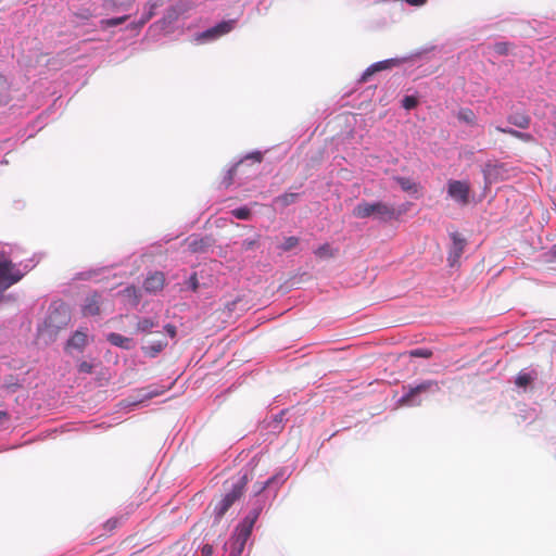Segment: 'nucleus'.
<instances>
[{
  "label": "nucleus",
  "instance_id": "nucleus-49",
  "mask_svg": "<svg viewBox=\"0 0 556 556\" xmlns=\"http://www.w3.org/2000/svg\"><path fill=\"white\" fill-rule=\"evenodd\" d=\"M150 4H153V7H160L164 3V0H148Z\"/></svg>",
  "mask_w": 556,
  "mask_h": 556
},
{
  "label": "nucleus",
  "instance_id": "nucleus-4",
  "mask_svg": "<svg viewBox=\"0 0 556 556\" xmlns=\"http://www.w3.org/2000/svg\"><path fill=\"white\" fill-rule=\"evenodd\" d=\"M24 274L7 258H0V291L3 292L23 278Z\"/></svg>",
  "mask_w": 556,
  "mask_h": 556
},
{
  "label": "nucleus",
  "instance_id": "nucleus-41",
  "mask_svg": "<svg viewBox=\"0 0 556 556\" xmlns=\"http://www.w3.org/2000/svg\"><path fill=\"white\" fill-rule=\"evenodd\" d=\"M494 51L500 55L508 53V45L506 42H497L494 45Z\"/></svg>",
  "mask_w": 556,
  "mask_h": 556
},
{
  "label": "nucleus",
  "instance_id": "nucleus-25",
  "mask_svg": "<svg viewBox=\"0 0 556 556\" xmlns=\"http://www.w3.org/2000/svg\"><path fill=\"white\" fill-rule=\"evenodd\" d=\"M457 118L463 122V123H466L468 125H475L476 124V114L473 113V111L471 109H468V108H463L460 109L458 112H457Z\"/></svg>",
  "mask_w": 556,
  "mask_h": 556
},
{
  "label": "nucleus",
  "instance_id": "nucleus-6",
  "mask_svg": "<svg viewBox=\"0 0 556 556\" xmlns=\"http://www.w3.org/2000/svg\"><path fill=\"white\" fill-rule=\"evenodd\" d=\"M439 384L434 380H427L419 383L416 387H408L407 392L402 396L400 402L404 405H419L420 400H416V396L426 392L439 391Z\"/></svg>",
  "mask_w": 556,
  "mask_h": 556
},
{
  "label": "nucleus",
  "instance_id": "nucleus-22",
  "mask_svg": "<svg viewBox=\"0 0 556 556\" xmlns=\"http://www.w3.org/2000/svg\"><path fill=\"white\" fill-rule=\"evenodd\" d=\"M261 510H262L261 507L253 508L251 511H249V514L244 517V519L239 523V526L252 531L254 523L256 522V520L261 514Z\"/></svg>",
  "mask_w": 556,
  "mask_h": 556
},
{
  "label": "nucleus",
  "instance_id": "nucleus-32",
  "mask_svg": "<svg viewBox=\"0 0 556 556\" xmlns=\"http://www.w3.org/2000/svg\"><path fill=\"white\" fill-rule=\"evenodd\" d=\"M299 238L298 237H288L285 239L283 243L280 245V249L285 252L290 251L294 249L299 244Z\"/></svg>",
  "mask_w": 556,
  "mask_h": 556
},
{
  "label": "nucleus",
  "instance_id": "nucleus-3",
  "mask_svg": "<svg viewBox=\"0 0 556 556\" xmlns=\"http://www.w3.org/2000/svg\"><path fill=\"white\" fill-rule=\"evenodd\" d=\"M71 316L65 305H59L50 311L45 320V327L51 336L56 334L60 330L67 327Z\"/></svg>",
  "mask_w": 556,
  "mask_h": 556
},
{
  "label": "nucleus",
  "instance_id": "nucleus-27",
  "mask_svg": "<svg viewBox=\"0 0 556 556\" xmlns=\"http://www.w3.org/2000/svg\"><path fill=\"white\" fill-rule=\"evenodd\" d=\"M123 294L128 298L131 305L136 306L139 304L141 294L138 288L135 286H129L123 290Z\"/></svg>",
  "mask_w": 556,
  "mask_h": 556
},
{
  "label": "nucleus",
  "instance_id": "nucleus-17",
  "mask_svg": "<svg viewBox=\"0 0 556 556\" xmlns=\"http://www.w3.org/2000/svg\"><path fill=\"white\" fill-rule=\"evenodd\" d=\"M159 326V321L155 318L142 317L138 318L135 327V331L138 333H149L151 329Z\"/></svg>",
  "mask_w": 556,
  "mask_h": 556
},
{
  "label": "nucleus",
  "instance_id": "nucleus-42",
  "mask_svg": "<svg viewBox=\"0 0 556 556\" xmlns=\"http://www.w3.org/2000/svg\"><path fill=\"white\" fill-rule=\"evenodd\" d=\"M78 370H79V372L91 374L93 370V366H92V364H90L88 362H81L78 365Z\"/></svg>",
  "mask_w": 556,
  "mask_h": 556
},
{
  "label": "nucleus",
  "instance_id": "nucleus-21",
  "mask_svg": "<svg viewBox=\"0 0 556 556\" xmlns=\"http://www.w3.org/2000/svg\"><path fill=\"white\" fill-rule=\"evenodd\" d=\"M88 342L87 333L77 330L68 340V345L78 350H83Z\"/></svg>",
  "mask_w": 556,
  "mask_h": 556
},
{
  "label": "nucleus",
  "instance_id": "nucleus-11",
  "mask_svg": "<svg viewBox=\"0 0 556 556\" xmlns=\"http://www.w3.org/2000/svg\"><path fill=\"white\" fill-rule=\"evenodd\" d=\"M186 11L187 8L184 4H176L166 11L165 16L159 21V24L162 25V28H165L166 26L176 22Z\"/></svg>",
  "mask_w": 556,
  "mask_h": 556
},
{
  "label": "nucleus",
  "instance_id": "nucleus-31",
  "mask_svg": "<svg viewBox=\"0 0 556 556\" xmlns=\"http://www.w3.org/2000/svg\"><path fill=\"white\" fill-rule=\"evenodd\" d=\"M9 98V84L4 76L0 75V103Z\"/></svg>",
  "mask_w": 556,
  "mask_h": 556
},
{
  "label": "nucleus",
  "instance_id": "nucleus-20",
  "mask_svg": "<svg viewBox=\"0 0 556 556\" xmlns=\"http://www.w3.org/2000/svg\"><path fill=\"white\" fill-rule=\"evenodd\" d=\"M337 253L338 249H333L329 243H324L314 251L316 257L320 260L332 258L337 255Z\"/></svg>",
  "mask_w": 556,
  "mask_h": 556
},
{
  "label": "nucleus",
  "instance_id": "nucleus-39",
  "mask_svg": "<svg viewBox=\"0 0 556 556\" xmlns=\"http://www.w3.org/2000/svg\"><path fill=\"white\" fill-rule=\"evenodd\" d=\"M396 181L404 191H410L414 189V184L408 178L397 177Z\"/></svg>",
  "mask_w": 556,
  "mask_h": 556
},
{
  "label": "nucleus",
  "instance_id": "nucleus-2",
  "mask_svg": "<svg viewBox=\"0 0 556 556\" xmlns=\"http://www.w3.org/2000/svg\"><path fill=\"white\" fill-rule=\"evenodd\" d=\"M353 215L357 218L376 216L381 220H390L395 217V210L384 202H361L354 207Z\"/></svg>",
  "mask_w": 556,
  "mask_h": 556
},
{
  "label": "nucleus",
  "instance_id": "nucleus-35",
  "mask_svg": "<svg viewBox=\"0 0 556 556\" xmlns=\"http://www.w3.org/2000/svg\"><path fill=\"white\" fill-rule=\"evenodd\" d=\"M127 18H128L127 15H124L121 17L109 18V20L103 21L102 24H104L108 27H114V26L123 24L124 22L127 21Z\"/></svg>",
  "mask_w": 556,
  "mask_h": 556
},
{
  "label": "nucleus",
  "instance_id": "nucleus-16",
  "mask_svg": "<svg viewBox=\"0 0 556 556\" xmlns=\"http://www.w3.org/2000/svg\"><path fill=\"white\" fill-rule=\"evenodd\" d=\"M451 238H452L453 244L451 248L450 257L453 256L454 258H458L464 252V249L466 245V240L464 238H462L459 236V233H457V232L452 233Z\"/></svg>",
  "mask_w": 556,
  "mask_h": 556
},
{
  "label": "nucleus",
  "instance_id": "nucleus-23",
  "mask_svg": "<svg viewBox=\"0 0 556 556\" xmlns=\"http://www.w3.org/2000/svg\"><path fill=\"white\" fill-rule=\"evenodd\" d=\"M253 161L254 163H261L263 161V154L262 152L260 151H255V152H252L250 154H248L243 160H241L240 162H238L235 166H232V168L229 170V176H230V179L232 178V176L236 174V172L239 169V167L243 164V162L245 161Z\"/></svg>",
  "mask_w": 556,
  "mask_h": 556
},
{
  "label": "nucleus",
  "instance_id": "nucleus-15",
  "mask_svg": "<svg viewBox=\"0 0 556 556\" xmlns=\"http://www.w3.org/2000/svg\"><path fill=\"white\" fill-rule=\"evenodd\" d=\"M167 345L168 342L165 339H159L148 345H143L142 351L149 357H156Z\"/></svg>",
  "mask_w": 556,
  "mask_h": 556
},
{
  "label": "nucleus",
  "instance_id": "nucleus-47",
  "mask_svg": "<svg viewBox=\"0 0 556 556\" xmlns=\"http://www.w3.org/2000/svg\"><path fill=\"white\" fill-rule=\"evenodd\" d=\"M405 1L412 5H422L427 2V0H405Z\"/></svg>",
  "mask_w": 556,
  "mask_h": 556
},
{
  "label": "nucleus",
  "instance_id": "nucleus-36",
  "mask_svg": "<svg viewBox=\"0 0 556 556\" xmlns=\"http://www.w3.org/2000/svg\"><path fill=\"white\" fill-rule=\"evenodd\" d=\"M157 7H153V4H150L149 11L142 15L137 26L142 27L148 21H150L154 16V10Z\"/></svg>",
  "mask_w": 556,
  "mask_h": 556
},
{
  "label": "nucleus",
  "instance_id": "nucleus-12",
  "mask_svg": "<svg viewBox=\"0 0 556 556\" xmlns=\"http://www.w3.org/2000/svg\"><path fill=\"white\" fill-rule=\"evenodd\" d=\"M106 340L114 346L130 350L134 346V341L131 338L122 336L121 333L110 332L106 336Z\"/></svg>",
  "mask_w": 556,
  "mask_h": 556
},
{
  "label": "nucleus",
  "instance_id": "nucleus-37",
  "mask_svg": "<svg viewBox=\"0 0 556 556\" xmlns=\"http://www.w3.org/2000/svg\"><path fill=\"white\" fill-rule=\"evenodd\" d=\"M157 7H153V4H150L149 11L142 15L137 26L142 27L148 21H150L154 16V10Z\"/></svg>",
  "mask_w": 556,
  "mask_h": 556
},
{
  "label": "nucleus",
  "instance_id": "nucleus-38",
  "mask_svg": "<svg viewBox=\"0 0 556 556\" xmlns=\"http://www.w3.org/2000/svg\"><path fill=\"white\" fill-rule=\"evenodd\" d=\"M418 104V101L415 97L413 96H406L403 101H402V105L404 109L406 110H412L414 108H416Z\"/></svg>",
  "mask_w": 556,
  "mask_h": 556
},
{
  "label": "nucleus",
  "instance_id": "nucleus-9",
  "mask_svg": "<svg viewBox=\"0 0 556 556\" xmlns=\"http://www.w3.org/2000/svg\"><path fill=\"white\" fill-rule=\"evenodd\" d=\"M401 60L400 59H389V60H384V61H380V62H377L372 65H370L362 75V81H367L369 79L370 76H372L375 73L377 72H380V71H384V70H389L393 66H397L401 64Z\"/></svg>",
  "mask_w": 556,
  "mask_h": 556
},
{
  "label": "nucleus",
  "instance_id": "nucleus-43",
  "mask_svg": "<svg viewBox=\"0 0 556 556\" xmlns=\"http://www.w3.org/2000/svg\"><path fill=\"white\" fill-rule=\"evenodd\" d=\"M256 243H257L256 239H253V240L245 239L242 241L241 247H242V250L249 251V250H252L256 245Z\"/></svg>",
  "mask_w": 556,
  "mask_h": 556
},
{
  "label": "nucleus",
  "instance_id": "nucleus-13",
  "mask_svg": "<svg viewBox=\"0 0 556 556\" xmlns=\"http://www.w3.org/2000/svg\"><path fill=\"white\" fill-rule=\"evenodd\" d=\"M188 249L192 253H203L211 245L210 240L207 238H200L197 236H191L187 239Z\"/></svg>",
  "mask_w": 556,
  "mask_h": 556
},
{
  "label": "nucleus",
  "instance_id": "nucleus-45",
  "mask_svg": "<svg viewBox=\"0 0 556 556\" xmlns=\"http://www.w3.org/2000/svg\"><path fill=\"white\" fill-rule=\"evenodd\" d=\"M213 554V546L210 544H205L201 548V556H212Z\"/></svg>",
  "mask_w": 556,
  "mask_h": 556
},
{
  "label": "nucleus",
  "instance_id": "nucleus-1",
  "mask_svg": "<svg viewBox=\"0 0 556 556\" xmlns=\"http://www.w3.org/2000/svg\"><path fill=\"white\" fill-rule=\"evenodd\" d=\"M248 482L249 477L247 473L239 475L225 482V488L227 491L226 494L218 498L216 502L212 503L214 505L213 514L215 522H219L228 509L233 505V503L243 495Z\"/></svg>",
  "mask_w": 556,
  "mask_h": 556
},
{
  "label": "nucleus",
  "instance_id": "nucleus-28",
  "mask_svg": "<svg viewBox=\"0 0 556 556\" xmlns=\"http://www.w3.org/2000/svg\"><path fill=\"white\" fill-rule=\"evenodd\" d=\"M231 214L236 218L241 219V220H248L252 216L251 210L248 208L247 206L235 208L231 211Z\"/></svg>",
  "mask_w": 556,
  "mask_h": 556
},
{
  "label": "nucleus",
  "instance_id": "nucleus-34",
  "mask_svg": "<svg viewBox=\"0 0 556 556\" xmlns=\"http://www.w3.org/2000/svg\"><path fill=\"white\" fill-rule=\"evenodd\" d=\"M412 357H424L430 358L432 356V352L428 349H415L409 352Z\"/></svg>",
  "mask_w": 556,
  "mask_h": 556
},
{
  "label": "nucleus",
  "instance_id": "nucleus-46",
  "mask_svg": "<svg viewBox=\"0 0 556 556\" xmlns=\"http://www.w3.org/2000/svg\"><path fill=\"white\" fill-rule=\"evenodd\" d=\"M118 519L117 518H114V519H110L105 522V528L109 529V530H113L117 527L118 525Z\"/></svg>",
  "mask_w": 556,
  "mask_h": 556
},
{
  "label": "nucleus",
  "instance_id": "nucleus-48",
  "mask_svg": "<svg viewBox=\"0 0 556 556\" xmlns=\"http://www.w3.org/2000/svg\"><path fill=\"white\" fill-rule=\"evenodd\" d=\"M191 280V283H192V289L195 290L198 288V279H197V275L193 274L190 278Z\"/></svg>",
  "mask_w": 556,
  "mask_h": 556
},
{
  "label": "nucleus",
  "instance_id": "nucleus-30",
  "mask_svg": "<svg viewBox=\"0 0 556 556\" xmlns=\"http://www.w3.org/2000/svg\"><path fill=\"white\" fill-rule=\"evenodd\" d=\"M533 380V377L528 372L518 374L515 383L520 388H526Z\"/></svg>",
  "mask_w": 556,
  "mask_h": 556
},
{
  "label": "nucleus",
  "instance_id": "nucleus-40",
  "mask_svg": "<svg viewBox=\"0 0 556 556\" xmlns=\"http://www.w3.org/2000/svg\"><path fill=\"white\" fill-rule=\"evenodd\" d=\"M160 394H161V392H159V391H148L147 389H141L140 390V401L152 399Z\"/></svg>",
  "mask_w": 556,
  "mask_h": 556
},
{
  "label": "nucleus",
  "instance_id": "nucleus-33",
  "mask_svg": "<svg viewBox=\"0 0 556 556\" xmlns=\"http://www.w3.org/2000/svg\"><path fill=\"white\" fill-rule=\"evenodd\" d=\"M279 478L278 476H274L271 478H269L265 483L263 484H260V485H255V495H258L261 494L266 488L270 486L271 484L276 483V482H279Z\"/></svg>",
  "mask_w": 556,
  "mask_h": 556
},
{
  "label": "nucleus",
  "instance_id": "nucleus-26",
  "mask_svg": "<svg viewBox=\"0 0 556 556\" xmlns=\"http://www.w3.org/2000/svg\"><path fill=\"white\" fill-rule=\"evenodd\" d=\"M21 388H22V384H21L20 380L12 375L8 376L2 383V389L9 393H15Z\"/></svg>",
  "mask_w": 556,
  "mask_h": 556
},
{
  "label": "nucleus",
  "instance_id": "nucleus-7",
  "mask_svg": "<svg viewBox=\"0 0 556 556\" xmlns=\"http://www.w3.org/2000/svg\"><path fill=\"white\" fill-rule=\"evenodd\" d=\"M235 21H223L212 28H208L198 35H195V41L204 42L215 40L228 33L233 28Z\"/></svg>",
  "mask_w": 556,
  "mask_h": 556
},
{
  "label": "nucleus",
  "instance_id": "nucleus-29",
  "mask_svg": "<svg viewBox=\"0 0 556 556\" xmlns=\"http://www.w3.org/2000/svg\"><path fill=\"white\" fill-rule=\"evenodd\" d=\"M105 3L114 9H127L129 8L134 0H104Z\"/></svg>",
  "mask_w": 556,
  "mask_h": 556
},
{
  "label": "nucleus",
  "instance_id": "nucleus-19",
  "mask_svg": "<svg viewBox=\"0 0 556 556\" xmlns=\"http://www.w3.org/2000/svg\"><path fill=\"white\" fill-rule=\"evenodd\" d=\"M495 130L498 132H502V134L510 135V136L519 139L521 141H525V142H533L534 141L533 136L529 132H522V131H519V130H516L513 128H504L501 126H496Z\"/></svg>",
  "mask_w": 556,
  "mask_h": 556
},
{
  "label": "nucleus",
  "instance_id": "nucleus-50",
  "mask_svg": "<svg viewBox=\"0 0 556 556\" xmlns=\"http://www.w3.org/2000/svg\"><path fill=\"white\" fill-rule=\"evenodd\" d=\"M9 419V414L4 410H0V421Z\"/></svg>",
  "mask_w": 556,
  "mask_h": 556
},
{
  "label": "nucleus",
  "instance_id": "nucleus-24",
  "mask_svg": "<svg viewBox=\"0 0 556 556\" xmlns=\"http://www.w3.org/2000/svg\"><path fill=\"white\" fill-rule=\"evenodd\" d=\"M299 198V193L294 192H286L277 198H275L274 202L276 204L281 205L282 207L289 206L296 202Z\"/></svg>",
  "mask_w": 556,
  "mask_h": 556
},
{
  "label": "nucleus",
  "instance_id": "nucleus-18",
  "mask_svg": "<svg viewBox=\"0 0 556 556\" xmlns=\"http://www.w3.org/2000/svg\"><path fill=\"white\" fill-rule=\"evenodd\" d=\"M507 121L509 124L518 127V128H521V129H527L529 126H530V123H531V118L529 115L525 114V113H514V114H510L508 117H507Z\"/></svg>",
  "mask_w": 556,
  "mask_h": 556
},
{
  "label": "nucleus",
  "instance_id": "nucleus-10",
  "mask_svg": "<svg viewBox=\"0 0 556 556\" xmlns=\"http://www.w3.org/2000/svg\"><path fill=\"white\" fill-rule=\"evenodd\" d=\"M165 285V276L163 273L155 271L151 275H149L144 282L143 288L149 293H155L161 291L164 288Z\"/></svg>",
  "mask_w": 556,
  "mask_h": 556
},
{
  "label": "nucleus",
  "instance_id": "nucleus-8",
  "mask_svg": "<svg viewBox=\"0 0 556 556\" xmlns=\"http://www.w3.org/2000/svg\"><path fill=\"white\" fill-rule=\"evenodd\" d=\"M251 533L252 531L247 528H243L239 525L236 527L230 540L229 556H240L243 553Z\"/></svg>",
  "mask_w": 556,
  "mask_h": 556
},
{
  "label": "nucleus",
  "instance_id": "nucleus-5",
  "mask_svg": "<svg viewBox=\"0 0 556 556\" xmlns=\"http://www.w3.org/2000/svg\"><path fill=\"white\" fill-rule=\"evenodd\" d=\"M471 187L467 180L450 179L447 181V194L456 203L462 206L468 205L470 202Z\"/></svg>",
  "mask_w": 556,
  "mask_h": 556
},
{
  "label": "nucleus",
  "instance_id": "nucleus-44",
  "mask_svg": "<svg viewBox=\"0 0 556 556\" xmlns=\"http://www.w3.org/2000/svg\"><path fill=\"white\" fill-rule=\"evenodd\" d=\"M165 331L167 332V334L170 337V338H175L176 334H177V329L174 325L172 324H167L165 327H164Z\"/></svg>",
  "mask_w": 556,
  "mask_h": 556
},
{
  "label": "nucleus",
  "instance_id": "nucleus-14",
  "mask_svg": "<svg viewBox=\"0 0 556 556\" xmlns=\"http://www.w3.org/2000/svg\"><path fill=\"white\" fill-rule=\"evenodd\" d=\"M83 313L85 316H94L100 313V296L97 293L86 299Z\"/></svg>",
  "mask_w": 556,
  "mask_h": 556
}]
</instances>
